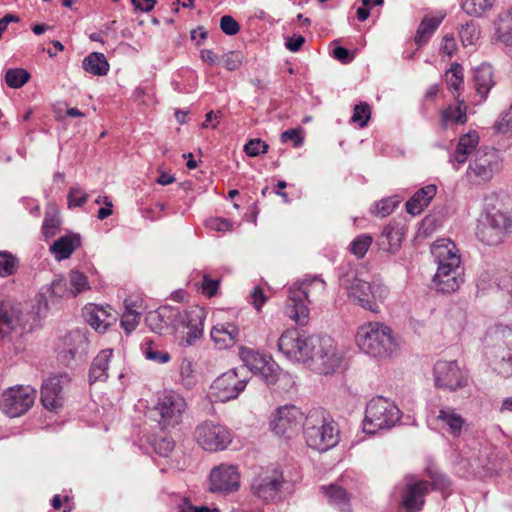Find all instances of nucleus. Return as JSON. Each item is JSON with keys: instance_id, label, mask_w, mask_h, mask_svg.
I'll list each match as a JSON object with an SVG mask.
<instances>
[{"instance_id": "15", "label": "nucleus", "mask_w": 512, "mask_h": 512, "mask_svg": "<svg viewBox=\"0 0 512 512\" xmlns=\"http://www.w3.org/2000/svg\"><path fill=\"white\" fill-rule=\"evenodd\" d=\"M195 439L204 450L216 452L226 449L232 441V436L226 427L205 421L196 427Z\"/></svg>"}, {"instance_id": "24", "label": "nucleus", "mask_w": 512, "mask_h": 512, "mask_svg": "<svg viewBox=\"0 0 512 512\" xmlns=\"http://www.w3.org/2000/svg\"><path fill=\"white\" fill-rule=\"evenodd\" d=\"M436 420L453 437H460L467 427L466 420L455 408L450 406L442 407L436 416Z\"/></svg>"}, {"instance_id": "55", "label": "nucleus", "mask_w": 512, "mask_h": 512, "mask_svg": "<svg viewBox=\"0 0 512 512\" xmlns=\"http://www.w3.org/2000/svg\"><path fill=\"white\" fill-rule=\"evenodd\" d=\"M494 128L502 134L512 132V104L508 110L501 113L499 119L495 122Z\"/></svg>"}, {"instance_id": "27", "label": "nucleus", "mask_w": 512, "mask_h": 512, "mask_svg": "<svg viewBox=\"0 0 512 512\" xmlns=\"http://www.w3.org/2000/svg\"><path fill=\"white\" fill-rule=\"evenodd\" d=\"M108 309L110 310L111 307L107 306L104 308L95 304H89L83 309V317L96 331H105L111 325L110 320H114Z\"/></svg>"}, {"instance_id": "58", "label": "nucleus", "mask_w": 512, "mask_h": 512, "mask_svg": "<svg viewBox=\"0 0 512 512\" xmlns=\"http://www.w3.org/2000/svg\"><path fill=\"white\" fill-rule=\"evenodd\" d=\"M268 144H266L261 139H251L244 146V151L248 156L256 157L260 154L266 153L268 151Z\"/></svg>"}, {"instance_id": "25", "label": "nucleus", "mask_w": 512, "mask_h": 512, "mask_svg": "<svg viewBox=\"0 0 512 512\" xmlns=\"http://www.w3.org/2000/svg\"><path fill=\"white\" fill-rule=\"evenodd\" d=\"M167 307V316L169 318H165V323L167 327L171 326L174 329H179L180 327H187L192 322L200 323V317L203 316L204 310L199 307H193L190 310L181 311L178 308L172 306Z\"/></svg>"}, {"instance_id": "1", "label": "nucleus", "mask_w": 512, "mask_h": 512, "mask_svg": "<svg viewBox=\"0 0 512 512\" xmlns=\"http://www.w3.org/2000/svg\"><path fill=\"white\" fill-rule=\"evenodd\" d=\"M277 346L287 359L308 364L324 375L334 373L343 358L331 337L308 335L295 328L284 331Z\"/></svg>"}, {"instance_id": "3", "label": "nucleus", "mask_w": 512, "mask_h": 512, "mask_svg": "<svg viewBox=\"0 0 512 512\" xmlns=\"http://www.w3.org/2000/svg\"><path fill=\"white\" fill-rule=\"evenodd\" d=\"M512 230V208L497 196L486 199L485 220L478 226L477 236L486 245H498Z\"/></svg>"}, {"instance_id": "43", "label": "nucleus", "mask_w": 512, "mask_h": 512, "mask_svg": "<svg viewBox=\"0 0 512 512\" xmlns=\"http://www.w3.org/2000/svg\"><path fill=\"white\" fill-rule=\"evenodd\" d=\"M446 82L449 90L457 93L455 98L458 99L459 91L463 85V69L458 63L452 64L451 68L446 72Z\"/></svg>"}, {"instance_id": "59", "label": "nucleus", "mask_w": 512, "mask_h": 512, "mask_svg": "<svg viewBox=\"0 0 512 512\" xmlns=\"http://www.w3.org/2000/svg\"><path fill=\"white\" fill-rule=\"evenodd\" d=\"M220 28L226 35L233 36L239 32L240 25L232 16L224 15L220 19Z\"/></svg>"}, {"instance_id": "38", "label": "nucleus", "mask_w": 512, "mask_h": 512, "mask_svg": "<svg viewBox=\"0 0 512 512\" xmlns=\"http://www.w3.org/2000/svg\"><path fill=\"white\" fill-rule=\"evenodd\" d=\"M497 38L505 45H512V11H508L499 17Z\"/></svg>"}, {"instance_id": "40", "label": "nucleus", "mask_w": 512, "mask_h": 512, "mask_svg": "<svg viewBox=\"0 0 512 512\" xmlns=\"http://www.w3.org/2000/svg\"><path fill=\"white\" fill-rule=\"evenodd\" d=\"M61 220L59 213L53 208H49L45 212V217L42 225V232L45 238L53 237L59 230Z\"/></svg>"}, {"instance_id": "5", "label": "nucleus", "mask_w": 512, "mask_h": 512, "mask_svg": "<svg viewBox=\"0 0 512 512\" xmlns=\"http://www.w3.org/2000/svg\"><path fill=\"white\" fill-rule=\"evenodd\" d=\"M339 283L352 302L373 313L379 312V303L387 296L385 286L362 279L358 271L352 268L339 276Z\"/></svg>"}, {"instance_id": "56", "label": "nucleus", "mask_w": 512, "mask_h": 512, "mask_svg": "<svg viewBox=\"0 0 512 512\" xmlns=\"http://www.w3.org/2000/svg\"><path fill=\"white\" fill-rule=\"evenodd\" d=\"M68 207H82L88 200V194H86L80 187H72L67 196Z\"/></svg>"}, {"instance_id": "62", "label": "nucleus", "mask_w": 512, "mask_h": 512, "mask_svg": "<svg viewBox=\"0 0 512 512\" xmlns=\"http://www.w3.org/2000/svg\"><path fill=\"white\" fill-rule=\"evenodd\" d=\"M281 141H292L294 147H300L303 144V137L298 129H289L281 134Z\"/></svg>"}, {"instance_id": "16", "label": "nucleus", "mask_w": 512, "mask_h": 512, "mask_svg": "<svg viewBox=\"0 0 512 512\" xmlns=\"http://www.w3.org/2000/svg\"><path fill=\"white\" fill-rule=\"evenodd\" d=\"M435 385L448 391H457L468 385V375L457 361L439 360L433 368Z\"/></svg>"}, {"instance_id": "26", "label": "nucleus", "mask_w": 512, "mask_h": 512, "mask_svg": "<svg viewBox=\"0 0 512 512\" xmlns=\"http://www.w3.org/2000/svg\"><path fill=\"white\" fill-rule=\"evenodd\" d=\"M240 330L235 323L226 322L214 325L210 335L212 341L220 349H227L238 341Z\"/></svg>"}, {"instance_id": "28", "label": "nucleus", "mask_w": 512, "mask_h": 512, "mask_svg": "<svg viewBox=\"0 0 512 512\" xmlns=\"http://www.w3.org/2000/svg\"><path fill=\"white\" fill-rule=\"evenodd\" d=\"M436 186L427 185L417 190L414 195L406 202L407 213L416 216L429 205L436 195Z\"/></svg>"}, {"instance_id": "51", "label": "nucleus", "mask_w": 512, "mask_h": 512, "mask_svg": "<svg viewBox=\"0 0 512 512\" xmlns=\"http://www.w3.org/2000/svg\"><path fill=\"white\" fill-rule=\"evenodd\" d=\"M371 117V108L367 103H359L355 105L351 121L360 128H364Z\"/></svg>"}, {"instance_id": "54", "label": "nucleus", "mask_w": 512, "mask_h": 512, "mask_svg": "<svg viewBox=\"0 0 512 512\" xmlns=\"http://www.w3.org/2000/svg\"><path fill=\"white\" fill-rule=\"evenodd\" d=\"M204 318H205V314L203 313V316L200 317V323L192 322L189 326L186 327V328H188V332L185 337L186 345L191 346L198 339L201 338V336L203 334Z\"/></svg>"}, {"instance_id": "52", "label": "nucleus", "mask_w": 512, "mask_h": 512, "mask_svg": "<svg viewBox=\"0 0 512 512\" xmlns=\"http://www.w3.org/2000/svg\"><path fill=\"white\" fill-rule=\"evenodd\" d=\"M257 375L261 376L268 385L275 384L280 376V367L269 359Z\"/></svg>"}, {"instance_id": "18", "label": "nucleus", "mask_w": 512, "mask_h": 512, "mask_svg": "<svg viewBox=\"0 0 512 512\" xmlns=\"http://www.w3.org/2000/svg\"><path fill=\"white\" fill-rule=\"evenodd\" d=\"M283 486V476L277 469L267 470L257 475L251 484L255 496L265 502H273L279 497Z\"/></svg>"}, {"instance_id": "49", "label": "nucleus", "mask_w": 512, "mask_h": 512, "mask_svg": "<svg viewBox=\"0 0 512 512\" xmlns=\"http://www.w3.org/2000/svg\"><path fill=\"white\" fill-rule=\"evenodd\" d=\"M49 292H50V295L54 298H56V300H59L61 298H69L71 297V291H70V288L68 287V283H67V280L65 278H63L62 276H58L56 277L50 287H49Z\"/></svg>"}, {"instance_id": "39", "label": "nucleus", "mask_w": 512, "mask_h": 512, "mask_svg": "<svg viewBox=\"0 0 512 512\" xmlns=\"http://www.w3.org/2000/svg\"><path fill=\"white\" fill-rule=\"evenodd\" d=\"M165 318H169L167 316V307L161 306L158 310L147 314L145 323L153 332L162 334L163 330L167 328Z\"/></svg>"}, {"instance_id": "8", "label": "nucleus", "mask_w": 512, "mask_h": 512, "mask_svg": "<svg viewBox=\"0 0 512 512\" xmlns=\"http://www.w3.org/2000/svg\"><path fill=\"white\" fill-rule=\"evenodd\" d=\"M356 343L362 352L375 358L390 356L398 346L392 329L380 322H368L360 326Z\"/></svg>"}, {"instance_id": "44", "label": "nucleus", "mask_w": 512, "mask_h": 512, "mask_svg": "<svg viewBox=\"0 0 512 512\" xmlns=\"http://www.w3.org/2000/svg\"><path fill=\"white\" fill-rule=\"evenodd\" d=\"M29 79V72L22 68H11L5 73V82L13 89L21 88L29 81Z\"/></svg>"}, {"instance_id": "6", "label": "nucleus", "mask_w": 512, "mask_h": 512, "mask_svg": "<svg viewBox=\"0 0 512 512\" xmlns=\"http://www.w3.org/2000/svg\"><path fill=\"white\" fill-rule=\"evenodd\" d=\"M326 289V283L317 278H307L297 281L288 288L285 314L298 325H305L309 320L308 305L313 297L320 296Z\"/></svg>"}, {"instance_id": "11", "label": "nucleus", "mask_w": 512, "mask_h": 512, "mask_svg": "<svg viewBox=\"0 0 512 512\" xmlns=\"http://www.w3.org/2000/svg\"><path fill=\"white\" fill-rule=\"evenodd\" d=\"M37 311L19 312L9 311L6 306L0 304V338L12 330L20 327L21 332H31L39 322L42 313L47 310L48 303L43 295L39 296Z\"/></svg>"}, {"instance_id": "31", "label": "nucleus", "mask_w": 512, "mask_h": 512, "mask_svg": "<svg viewBox=\"0 0 512 512\" xmlns=\"http://www.w3.org/2000/svg\"><path fill=\"white\" fill-rule=\"evenodd\" d=\"M321 490L327 496L329 503L334 505L339 511L347 512L350 510V498L342 487L331 484L329 486H321Z\"/></svg>"}, {"instance_id": "37", "label": "nucleus", "mask_w": 512, "mask_h": 512, "mask_svg": "<svg viewBox=\"0 0 512 512\" xmlns=\"http://www.w3.org/2000/svg\"><path fill=\"white\" fill-rule=\"evenodd\" d=\"M239 355L245 366L254 374H257L269 360L263 354L245 347L240 348Z\"/></svg>"}, {"instance_id": "19", "label": "nucleus", "mask_w": 512, "mask_h": 512, "mask_svg": "<svg viewBox=\"0 0 512 512\" xmlns=\"http://www.w3.org/2000/svg\"><path fill=\"white\" fill-rule=\"evenodd\" d=\"M69 382L70 378L67 374L55 375L44 381L41 388V402L46 409L56 411L63 406L64 390Z\"/></svg>"}, {"instance_id": "61", "label": "nucleus", "mask_w": 512, "mask_h": 512, "mask_svg": "<svg viewBox=\"0 0 512 512\" xmlns=\"http://www.w3.org/2000/svg\"><path fill=\"white\" fill-rule=\"evenodd\" d=\"M219 284L220 282L218 279H212L209 275H204L202 281L203 294L209 298L215 296L218 292Z\"/></svg>"}, {"instance_id": "46", "label": "nucleus", "mask_w": 512, "mask_h": 512, "mask_svg": "<svg viewBox=\"0 0 512 512\" xmlns=\"http://www.w3.org/2000/svg\"><path fill=\"white\" fill-rule=\"evenodd\" d=\"M179 376V382L184 388L191 389L196 385L197 377L190 360L184 359L181 362Z\"/></svg>"}, {"instance_id": "10", "label": "nucleus", "mask_w": 512, "mask_h": 512, "mask_svg": "<svg viewBox=\"0 0 512 512\" xmlns=\"http://www.w3.org/2000/svg\"><path fill=\"white\" fill-rule=\"evenodd\" d=\"M450 481L443 475L433 477V480L407 481L401 491V505L406 512H420L425 504L426 495L433 489L444 490Z\"/></svg>"}, {"instance_id": "21", "label": "nucleus", "mask_w": 512, "mask_h": 512, "mask_svg": "<svg viewBox=\"0 0 512 512\" xmlns=\"http://www.w3.org/2000/svg\"><path fill=\"white\" fill-rule=\"evenodd\" d=\"M212 492L230 493L239 488L240 476L233 465L221 464L212 469L210 473Z\"/></svg>"}, {"instance_id": "9", "label": "nucleus", "mask_w": 512, "mask_h": 512, "mask_svg": "<svg viewBox=\"0 0 512 512\" xmlns=\"http://www.w3.org/2000/svg\"><path fill=\"white\" fill-rule=\"evenodd\" d=\"M400 420L399 408L390 400L383 397L371 399L365 411L363 430L367 434L390 429Z\"/></svg>"}, {"instance_id": "32", "label": "nucleus", "mask_w": 512, "mask_h": 512, "mask_svg": "<svg viewBox=\"0 0 512 512\" xmlns=\"http://www.w3.org/2000/svg\"><path fill=\"white\" fill-rule=\"evenodd\" d=\"M478 143L479 135L476 131H471L461 136L455 151V161L458 164L465 163L468 156L476 149Z\"/></svg>"}, {"instance_id": "4", "label": "nucleus", "mask_w": 512, "mask_h": 512, "mask_svg": "<svg viewBox=\"0 0 512 512\" xmlns=\"http://www.w3.org/2000/svg\"><path fill=\"white\" fill-rule=\"evenodd\" d=\"M303 433L307 445L320 452L329 450L339 441L336 422L322 408L308 412L303 421Z\"/></svg>"}, {"instance_id": "57", "label": "nucleus", "mask_w": 512, "mask_h": 512, "mask_svg": "<svg viewBox=\"0 0 512 512\" xmlns=\"http://www.w3.org/2000/svg\"><path fill=\"white\" fill-rule=\"evenodd\" d=\"M222 60L228 71H235L242 65L243 55L239 51H229L222 56Z\"/></svg>"}, {"instance_id": "17", "label": "nucleus", "mask_w": 512, "mask_h": 512, "mask_svg": "<svg viewBox=\"0 0 512 512\" xmlns=\"http://www.w3.org/2000/svg\"><path fill=\"white\" fill-rule=\"evenodd\" d=\"M246 385L247 379L240 377L239 370L231 369L213 381L210 387V394L217 401L224 403L236 399L245 389Z\"/></svg>"}, {"instance_id": "50", "label": "nucleus", "mask_w": 512, "mask_h": 512, "mask_svg": "<svg viewBox=\"0 0 512 512\" xmlns=\"http://www.w3.org/2000/svg\"><path fill=\"white\" fill-rule=\"evenodd\" d=\"M154 451L162 457H168L173 451L175 443L169 436H156L152 441Z\"/></svg>"}, {"instance_id": "45", "label": "nucleus", "mask_w": 512, "mask_h": 512, "mask_svg": "<svg viewBox=\"0 0 512 512\" xmlns=\"http://www.w3.org/2000/svg\"><path fill=\"white\" fill-rule=\"evenodd\" d=\"M69 283H70L71 298H75L83 291L90 289V285H89L87 276L78 270L70 271Z\"/></svg>"}, {"instance_id": "48", "label": "nucleus", "mask_w": 512, "mask_h": 512, "mask_svg": "<svg viewBox=\"0 0 512 512\" xmlns=\"http://www.w3.org/2000/svg\"><path fill=\"white\" fill-rule=\"evenodd\" d=\"M18 268V260L8 252H0V276L7 277L13 275Z\"/></svg>"}, {"instance_id": "29", "label": "nucleus", "mask_w": 512, "mask_h": 512, "mask_svg": "<svg viewBox=\"0 0 512 512\" xmlns=\"http://www.w3.org/2000/svg\"><path fill=\"white\" fill-rule=\"evenodd\" d=\"M113 350L112 349H103L99 352V354L93 359L90 370H89V381L90 383L94 382H105L108 375L109 362L112 358Z\"/></svg>"}, {"instance_id": "13", "label": "nucleus", "mask_w": 512, "mask_h": 512, "mask_svg": "<svg viewBox=\"0 0 512 512\" xmlns=\"http://www.w3.org/2000/svg\"><path fill=\"white\" fill-rule=\"evenodd\" d=\"M186 406V401L180 394L165 392L158 398L153 409L159 426L168 429L178 425L182 421Z\"/></svg>"}, {"instance_id": "30", "label": "nucleus", "mask_w": 512, "mask_h": 512, "mask_svg": "<svg viewBox=\"0 0 512 512\" xmlns=\"http://www.w3.org/2000/svg\"><path fill=\"white\" fill-rule=\"evenodd\" d=\"M81 240L77 234H68L61 236L50 247L51 252L56 259H67L80 246Z\"/></svg>"}, {"instance_id": "35", "label": "nucleus", "mask_w": 512, "mask_h": 512, "mask_svg": "<svg viewBox=\"0 0 512 512\" xmlns=\"http://www.w3.org/2000/svg\"><path fill=\"white\" fill-rule=\"evenodd\" d=\"M441 17H424L415 35V43L418 47L425 45L442 22Z\"/></svg>"}, {"instance_id": "23", "label": "nucleus", "mask_w": 512, "mask_h": 512, "mask_svg": "<svg viewBox=\"0 0 512 512\" xmlns=\"http://www.w3.org/2000/svg\"><path fill=\"white\" fill-rule=\"evenodd\" d=\"M404 237V226L400 222L390 221L384 226L378 239V245L381 250L395 254L400 249Z\"/></svg>"}, {"instance_id": "22", "label": "nucleus", "mask_w": 512, "mask_h": 512, "mask_svg": "<svg viewBox=\"0 0 512 512\" xmlns=\"http://www.w3.org/2000/svg\"><path fill=\"white\" fill-rule=\"evenodd\" d=\"M63 348L59 355L63 362L67 365L70 361L81 358L87 354L88 350V339L85 333L74 330L69 332L62 340Z\"/></svg>"}, {"instance_id": "41", "label": "nucleus", "mask_w": 512, "mask_h": 512, "mask_svg": "<svg viewBox=\"0 0 512 512\" xmlns=\"http://www.w3.org/2000/svg\"><path fill=\"white\" fill-rule=\"evenodd\" d=\"M493 4L494 0H465L462 9L470 16L481 17L493 7Z\"/></svg>"}, {"instance_id": "2", "label": "nucleus", "mask_w": 512, "mask_h": 512, "mask_svg": "<svg viewBox=\"0 0 512 512\" xmlns=\"http://www.w3.org/2000/svg\"><path fill=\"white\" fill-rule=\"evenodd\" d=\"M431 254L437 263V272L433 277L436 289L442 293L455 292L463 282L460 276V255L450 239H438L431 246Z\"/></svg>"}, {"instance_id": "60", "label": "nucleus", "mask_w": 512, "mask_h": 512, "mask_svg": "<svg viewBox=\"0 0 512 512\" xmlns=\"http://www.w3.org/2000/svg\"><path fill=\"white\" fill-rule=\"evenodd\" d=\"M397 205V201L392 198H387L379 201L375 205V214L379 217H386L390 215Z\"/></svg>"}, {"instance_id": "47", "label": "nucleus", "mask_w": 512, "mask_h": 512, "mask_svg": "<svg viewBox=\"0 0 512 512\" xmlns=\"http://www.w3.org/2000/svg\"><path fill=\"white\" fill-rule=\"evenodd\" d=\"M480 31L473 21L467 22L459 29V38L464 46L473 45L479 39Z\"/></svg>"}, {"instance_id": "64", "label": "nucleus", "mask_w": 512, "mask_h": 512, "mask_svg": "<svg viewBox=\"0 0 512 512\" xmlns=\"http://www.w3.org/2000/svg\"><path fill=\"white\" fill-rule=\"evenodd\" d=\"M250 297L252 300L251 303L257 311H259L262 305L267 301V297L265 296L263 289L259 286H256L253 289Z\"/></svg>"}, {"instance_id": "42", "label": "nucleus", "mask_w": 512, "mask_h": 512, "mask_svg": "<svg viewBox=\"0 0 512 512\" xmlns=\"http://www.w3.org/2000/svg\"><path fill=\"white\" fill-rule=\"evenodd\" d=\"M124 304L125 311L122 314L121 326L127 334H130L139 324L141 314L133 309L134 305L129 303L128 300H125Z\"/></svg>"}, {"instance_id": "12", "label": "nucleus", "mask_w": 512, "mask_h": 512, "mask_svg": "<svg viewBox=\"0 0 512 512\" xmlns=\"http://www.w3.org/2000/svg\"><path fill=\"white\" fill-rule=\"evenodd\" d=\"M501 163L502 158L497 149L481 147L469 163L467 177L473 183H486L500 171Z\"/></svg>"}, {"instance_id": "36", "label": "nucleus", "mask_w": 512, "mask_h": 512, "mask_svg": "<svg viewBox=\"0 0 512 512\" xmlns=\"http://www.w3.org/2000/svg\"><path fill=\"white\" fill-rule=\"evenodd\" d=\"M466 110L467 106L465 102L457 99V104L455 106H448L443 110L441 114L443 126L446 127L451 122L456 124H465L467 121Z\"/></svg>"}, {"instance_id": "14", "label": "nucleus", "mask_w": 512, "mask_h": 512, "mask_svg": "<svg viewBox=\"0 0 512 512\" xmlns=\"http://www.w3.org/2000/svg\"><path fill=\"white\" fill-rule=\"evenodd\" d=\"M35 398L36 390L30 386L10 387L0 397V409L11 418L19 417L32 407Z\"/></svg>"}, {"instance_id": "53", "label": "nucleus", "mask_w": 512, "mask_h": 512, "mask_svg": "<svg viewBox=\"0 0 512 512\" xmlns=\"http://www.w3.org/2000/svg\"><path fill=\"white\" fill-rule=\"evenodd\" d=\"M371 244L372 237L367 234H362L352 241L350 251L357 256V258H363Z\"/></svg>"}, {"instance_id": "63", "label": "nucleus", "mask_w": 512, "mask_h": 512, "mask_svg": "<svg viewBox=\"0 0 512 512\" xmlns=\"http://www.w3.org/2000/svg\"><path fill=\"white\" fill-rule=\"evenodd\" d=\"M207 227L215 231H228L231 229L232 224L224 218H210L206 222Z\"/></svg>"}, {"instance_id": "34", "label": "nucleus", "mask_w": 512, "mask_h": 512, "mask_svg": "<svg viewBox=\"0 0 512 512\" xmlns=\"http://www.w3.org/2000/svg\"><path fill=\"white\" fill-rule=\"evenodd\" d=\"M83 69L95 76H104L109 71V63L104 54L92 52L83 59Z\"/></svg>"}, {"instance_id": "20", "label": "nucleus", "mask_w": 512, "mask_h": 512, "mask_svg": "<svg viewBox=\"0 0 512 512\" xmlns=\"http://www.w3.org/2000/svg\"><path fill=\"white\" fill-rule=\"evenodd\" d=\"M302 421L303 413L300 408L295 405H285L276 410L270 426L276 435L290 437Z\"/></svg>"}, {"instance_id": "33", "label": "nucleus", "mask_w": 512, "mask_h": 512, "mask_svg": "<svg viewBox=\"0 0 512 512\" xmlns=\"http://www.w3.org/2000/svg\"><path fill=\"white\" fill-rule=\"evenodd\" d=\"M474 87L484 99L493 86V71L490 65H481L474 71Z\"/></svg>"}, {"instance_id": "7", "label": "nucleus", "mask_w": 512, "mask_h": 512, "mask_svg": "<svg viewBox=\"0 0 512 512\" xmlns=\"http://www.w3.org/2000/svg\"><path fill=\"white\" fill-rule=\"evenodd\" d=\"M485 355L503 377L512 375V329L502 324L491 327L485 336Z\"/></svg>"}]
</instances>
